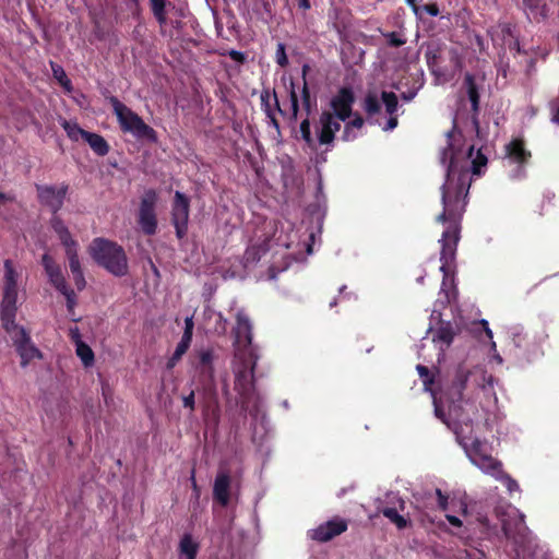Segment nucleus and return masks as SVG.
<instances>
[{
  "label": "nucleus",
  "instance_id": "17",
  "mask_svg": "<svg viewBox=\"0 0 559 559\" xmlns=\"http://www.w3.org/2000/svg\"><path fill=\"white\" fill-rule=\"evenodd\" d=\"M267 230H272V239L273 241L285 249H288L293 243L292 234H287V231L293 233V226L289 222H269L265 226Z\"/></svg>",
  "mask_w": 559,
  "mask_h": 559
},
{
  "label": "nucleus",
  "instance_id": "16",
  "mask_svg": "<svg viewBox=\"0 0 559 559\" xmlns=\"http://www.w3.org/2000/svg\"><path fill=\"white\" fill-rule=\"evenodd\" d=\"M416 369L419 373V377L421 378V380L424 382L425 391L430 392V395H431L432 402H433V406H435L436 417H438L439 419H443V417L447 416L444 413V409H443L445 402L443 400V396L439 395L433 390V388H432L433 378L430 377L429 369L421 365H417Z\"/></svg>",
  "mask_w": 559,
  "mask_h": 559
},
{
  "label": "nucleus",
  "instance_id": "40",
  "mask_svg": "<svg viewBox=\"0 0 559 559\" xmlns=\"http://www.w3.org/2000/svg\"><path fill=\"white\" fill-rule=\"evenodd\" d=\"M192 335H193V333L183 331L182 337H181L180 342L177 344V346L181 347L182 349H185L187 352L191 344Z\"/></svg>",
  "mask_w": 559,
  "mask_h": 559
},
{
  "label": "nucleus",
  "instance_id": "28",
  "mask_svg": "<svg viewBox=\"0 0 559 559\" xmlns=\"http://www.w3.org/2000/svg\"><path fill=\"white\" fill-rule=\"evenodd\" d=\"M497 472H498L497 473L498 475H490V476L497 480L502 481L506 485L509 492L520 491V486L516 483V480H514L512 477H510L508 474H506L502 471V464L499 465Z\"/></svg>",
  "mask_w": 559,
  "mask_h": 559
},
{
  "label": "nucleus",
  "instance_id": "8",
  "mask_svg": "<svg viewBox=\"0 0 559 559\" xmlns=\"http://www.w3.org/2000/svg\"><path fill=\"white\" fill-rule=\"evenodd\" d=\"M114 112L124 132H129L136 138H153L155 132L147 126L142 118L133 112L129 107L117 98L111 99Z\"/></svg>",
  "mask_w": 559,
  "mask_h": 559
},
{
  "label": "nucleus",
  "instance_id": "13",
  "mask_svg": "<svg viewBox=\"0 0 559 559\" xmlns=\"http://www.w3.org/2000/svg\"><path fill=\"white\" fill-rule=\"evenodd\" d=\"M171 216L177 237L181 239L186 236L187 233L189 219V200L185 197L183 193L179 191L175 193Z\"/></svg>",
  "mask_w": 559,
  "mask_h": 559
},
{
  "label": "nucleus",
  "instance_id": "41",
  "mask_svg": "<svg viewBox=\"0 0 559 559\" xmlns=\"http://www.w3.org/2000/svg\"><path fill=\"white\" fill-rule=\"evenodd\" d=\"M192 335H193V333L183 331L182 337H181L180 342L177 344V346L181 347L182 349H185L187 352L191 344Z\"/></svg>",
  "mask_w": 559,
  "mask_h": 559
},
{
  "label": "nucleus",
  "instance_id": "46",
  "mask_svg": "<svg viewBox=\"0 0 559 559\" xmlns=\"http://www.w3.org/2000/svg\"><path fill=\"white\" fill-rule=\"evenodd\" d=\"M499 32L508 33L509 34L510 33V27L508 25H499L497 28L489 31V35L491 36L492 40L496 44H499L497 38L495 37L496 34H498Z\"/></svg>",
  "mask_w": 559,
  "mask_h": 559
},
{
  "label": "nucleus",
  "instance_id": "9",
  "mask_svg": "<svg viewBox=\"0 0 559 559\" xmlns=\"http://www.w3.org/2000/svg\"><path fill=\"white\" fill-rule=\"evenodd\" d=\"M50 224L61 245L64 247L71 273L81 272L82 267L78 255V241L72 237L68 226L59 216L53 215Z\"/></svg>",
  "mask_w": 559,
  "mask_h": 559
},
{
  "label": "nucleus",
  "instance_id": "38",
  "mask_svg": "<svg viewBox=\"0 0 559 559\" xmlns=\"http://www.w3.org/2000/svg\"><path fill=\"white\" fill-rule=\"evenodd\" d=\"M60 293L66 297L68 310L71 312L76 304L75 294L69 287H67V290H60Z\"/></svg>",
  "mask_w": 559,
  "mask_h": 559
},
{
  "label": "nucleus",
  "instance_id": "20",
  "mask_svg": "<svg viewBox=\"0 0 559 559\" xmlns=\"http://www.w3.org/2000/svg\"><path fill=\"white\" fill-rule=\"evenodd\" d=\"M229 484L230 479L226 473H219L214 483V497L218 500L223 506H226L229 500Z\"/></svg>",
  "mask_w": 559,
  "mask_h": 559
},
{
  "label": "nucleus",
  "instance_id": "48",
  "mask_svg": "<svg viewBox=\"0 0 559 559\" xmlns=\"http://www.w3.org/2000/svg\"><path fill=\"white\" fill-rule=\"evenodd\" d=\"M193 328H194V323H193V317H187L185 319V332H191L193 333Z\"/></svg>",
  "mask_w": 559,
  "mask_h": 559
},
{
  "label": "nucleus",
  "instance_id": "33",
  "mask_svg": "<svg viewBox=\"0 0 559 559\" xmlns=\"http://www.w3.org/2000/svg\"><path fill=\"white\" fill-rule=\"evenodd\" d=\"M52 72L55 78L59 81V83L68 91H71V82L68 79L63 69L59 66L52 64Z\"/></svg>",
  "mask_w": 559,
  "mask_h": 559
},
{
  "label": "nucleus",
  "instance_id": "2",
  "mask_svg": "<svg viewBox=\"0 0 559 559\" xmlns=\"http://www.w3.org/2000/svg\"><path fill=\"white\" fill-rule=\"evenodd\" d=\"M496 379L484 366L472 368L460 366L453 382L449 414L441 419L456 436L471 463L487 475H498L501 462L496 460L486 442L473 437L471 423L484 419L489 424L488 413L495 411L498 397L495 391Z\"/></svg>",
  "mask_w": 559,
  "mask_h": 559
},
{
  "label": "nucleus",
  "instance_id": "62",
  "mask_svg": "<svg viewBox=\"0 0 559 559\" xmlns=\"http://www.w3.org/2000/svg\"><path fill=\"white\" fill-rule=\"evenodd\" d=\"M491 347H492V349H496V343L495 342L491 343Z\"/></svg>",
  "mask_w": 559,
  "mask_h": 559
},
{
  "label": "nucleus",
  "instance_id": "36",
  "mask_svg": "<svg viewBox=\"0 0 559 559\" xmlns=\"http://www.w3.org/2000/svg\"><path fill=\"white\" fill-rule=\"evenodd\" d=\"M290 105H292V118L297 119L298 115V97L295 91L294 83L290 84Z\"/></svg>",
  "mask_w": 559,
  "mask_h": 559
},
{
  "label": "nucleus",
  "instance_id": "21",
  "mask_svg": "<svg viewBox=\"0 0 559 559\" xmlns=\"http://www.w3.org/2000/svg\"><path fill=\"white\" fill-rule=\"evenodd\" d=\"M199 551V543L190 534H185L178 547V559H195Z\"/></svg>",
  "mask_w": 559,
  "mask_h": 559
},
{
  "label": "nucleus",
  "instance_id": "55",
  "mask_svg": "<svg viewBox=\"0 0 559 559\" xmlns=\"http://www.w3.org/2000/svg\"><path fill=\"white\" fill-rule=\"evenodd\" d=\"M289 265H290V262H285V264H284L282 267H278V269H277V271H278V272L284 271V270H286Z\"/></svg>",
  "mask_w": 559,
  "mask_h": 559
},
{
  "label": "nucleus",
  "instance_id": "5",
  "mask_svg": "<svg viewBox=\"0 0 559 559\" xmlns=\"http://www.w3.org/2000/svg\"><path fill=\"white\" fill-rule=\"evenodd\" d=\"M22 285V266L12 260L3 262L1 320L3 329L13 326L17 310V297Z\"/></svg>",
  "mask_w": 559,
  "mask_h": 559
},
{
  "label": "nucleus",
  "instance_id": "6",
  "mask_svg": "<svg viewBox=\"0 0 559 559\" xmlns=\"http://www.w3.org/2000/svg\"><path fill=\"white\" fill-rule=\"evenodd\" d=\"M364 109L370 119L381 126L383 131H392L397 127V96L393 92H368L364 99Z\"/></svg>",
  "mask_w": 559,
  "mask_h": 559
},
{
  "label": "nucleus",
  "instance_id": "23",
  "mask_svg": "<svg viewBox=\"0 0 559 559\" xmlns=\"http://www.w3.org/2000/svg\"><path fill=\"white\" fill-rule=\"evenodd\" d=\"M84 141L87 142L91 148L99 156H104L109 152V145L99 134L87 132Z\"/></svg>",
  "mask_w": 559,
  "mask_h": 559
},
{
  "label": "nucleus",
  "instance_id": "54",
  "mask_svg": "<svg viewBox=\"0 0 559 559\" xmlns=\"http://www.w3.org/2000/svg\"><path fill=\"white\" fill-rule=\"evenodd\" d=\"M552 120L559 124V108L556 110L554 117H552Z\"/></svg>",
  "mask_w": 559,
  "mask_h": 559
},
{
  "label": "nucleus",
  "instance_id": "19",
  "mask_svg": "<svg viewBox=\"0 0 559 559\" xmlns=\"http://www.w3.org/2000/svg\"><path fill=\"white\" fill-rule=\"evenodd\" d=\"M261 102L264 109V112L269 119V124H271L276 132H280V127L277 119L275 117V112L282 114V109L278 105L276 95H270L269 93L261 95Z\"/></svg>",
  "mask_w": 559,
  "mask_h": 559
},
{
  "label": "nucleus",
  "instance_id": "27",
  "mask_svg": "<svg viewBox=\"0 0 559 559\" xmlns=\"http://www.w3.org/2000/svg\"><path fill=\"white\" fill-rule=\"evenodd\" d=\"M75 354L81 359L85 368L92 367L95 362V355L86 343H80L75 346Z\"/></svg>",
  "mask_w": 559,
  "mask_h": 559
},
{
  "label": "nucleus",
  "instance_id": "43",
  "mask_svg": "<svg viewBox=\"0 0 559 559\" xmlns=\"http://www.w3.org/2000/svg\"><path fill=\"white\" fill-rule=\"evenodd\" d=\"M436 495L438 498V506L440 509L447 511L449 508V499L445 495L442 493L440 489H436Z\"/></svg>",
  "mask_w": 559,
  "mask_h": 559
},
{
  "label": "nucleus",
  "instance_id": "18",
  "mask_svg": "<svg viewBox=\"0 0 559 559\" xmlns=\"http://www.w3.org/2000/svg\"><path fill=\"white\" fill-rule=\"evenodd\" d=\"M43 266L49 278V282L56 287V289L67 290V282L62 274V271L58 264L55 263L53 259L49 254H44L41 259Z\"/></svg>",
  "mask_w": 559,
  "mask_h": 559
},
{
  "label": "nucleus",
  "instance_id": "26",
  "mask_svg": "<svg viewBox=\"0 0 559 559\" xmlns=\"http://www.w3.org/2000/svg\"><path fill=\"white\" fill-rule=\"evenodd\" d=\"M60 124L70 140L78 142L85 139L87 131L83 130L76 122L61 119Z\"/></svg>",
  "mask_w": 559,
  "mask_h": 559
},
{
  "label": "nucleus",
  "instance_id": "31",
  "mask_svg": "<svg viewBox=\"0 0 559 559\" xmlns=\"http://www.w3.org/2000/svg\"><path fill=\"white\" fill-rule=\"evenodd\" d=\"M205 316L209 318V319H214L215 320V326H214V331L218 334H223L226 332V324H227V321L226 319L223 318V316L218 312H215L214 310L212 309H206L205 310Z\"/></svg>",
  "mask_w": 559,
  "mask_h": 559
},
{
  "label": "nucleus",
  "instance_id": "11",
  "mask_svg": "<svg viewBox=\"0 0 559 559\" xmlns=\"http://www.w3.org/2000/svg\"><path fill=\"white\" fill-rule=\"evenodd\" d=\"M506 166L512 167L510 177L512 179H521L524 177V166L531 157V152L526 150L524 142L521 139H513L504 150Z\"/></svg>",
  "mask_w": 559,
  "mask_h": 559
},
{
  "label": "nucleus",
  "instance_id": "58",
  "mask_svg": "<svg viewBox=\"0 0 559 559\" xmlns=\"http://www.w3.org/2000/svg\"><path fill=\"white\" fill-rule=\"evenodd\" d=\"M3 200H7V195L3 194V193H0V202L3 201Z\"/></svg>",
  "mask_w": 559,
  "mask_h": 559
},
{
  "label": "nucleus",
  "instance_id": "34",
  "mask_svg": "<svg viewBox=\"0 0 559 559\" xmlns=\"http://www.w3.org/2000/svg\"><path fill=\"white\" fill-rule=\"evenodd\" d=\"M307 69H308V66H304V68H302V76H306ZM301 96H302V105H304L307 114H309L310 110H311V103H310V95H309V90H308V86H307L306 78H304V85H302Z\"/></svg>",
  "mask_w": 559,
  "mask_h": 559
},
{
  "label": "nucleus",
  "instance_id": "14",
  "mask_svg": "<svg viewBox=\"0 0 559 559\" xmlns=\"http://www.w3.org/2000/svg\"><path fill=\"white\" fill-rule=\"evenodd\" d=\"M68 187L60 186H37V193L41 204L48 206L55 214L63 204Z\"/></svg>",
  "mask_w": 559,
  "mask_h": 559
},
{
  "label": "nucleus",
  "instance_id": "7",
  "mask_svg": "<svg viewBox=\"0 0 559 559\" xmlns=\"http://www.w3.org/2000/svg\"><path fill=\"white\" fill-rule=\"evenodd\" d=\"M90 252L93 259L115 276L128 273V259L122 247L105 239H95Z\"/></svg>",
  "mask_w": 559,
  "mask_h": 559
},
{
  "label": "nucleus",
  "instance_id": "45",
  "mask_svg": "<svg viewBox=\"0 0 559 559\" xmlns=\"http://www.w3.org/2000/svg\"><path fill=\"white\" fill-rule=\"evenodd\" d=\"M182 404L191 411L194 409V391H191L188 395L182 397Z\"/></svg>",
  "mask_w": 559,
  "mask_h": 559
},
{
  "label": "nucleus",
  "instance_id": "47",
  "mask_svg": "<svg viewBox=\"0 0 559 559\" xmlns=\"http://www.w3.org/2000/svg\"><path fill=\"white\" fill-rule=\"evenodd\" d=\"M423 10L431 16H437L439 14V9L436 4L424 5Z\"/></svg>",
  "mask_w": 559,
  "mask_h": 559
},
{
  "label": "nucleus",
  "instance_id": "30",
  "mask_svg": "<svg viewBox=\"0 0 559 559\" xmlns=\"http://www.w3.org/2000/svg\"><path fill=\"white\" fill-rule=\"evenodd\" d=\"M382 513L392 523H394L397 526V528H404L407 525L406 519L402 516L394 508H384L382 510Z\"/></svg>",
  "mask_w": 559,
  "mask_h": 559
},
{
  "label": "nucleus",
  "instance_id": "35",
  "mask_svg": "<svg viewBox=\"0 0 559 559\" xmlns=\"http://www.w3.org/2000/svg\"><path fill=\"white\" fill-rule=\"evenodd\" d=\"M151 4H152L153 12H154L155 16L157 17V20L160 23H164L165 22L164 9H165L166 0H151Z\"/></svg>",
  "mask_w": 559,
  "mask_h": 559
},
{
  "label": "nucleus",
  "instance_id": "39",
  "mask_svg": "<svg viewBox=\"0 0 559 559\" xmlns=\"http://www.w3.org/2000/svg\"><path fill=\"white\" fill-rule=\"evenodd\" d=\"M69 336L74 346H78L80 343H84L78 326H72L69 329Z\"/></svg>",
  "mask_w": 559,
  "mask_h": 559
},
{
  "label": "nucleus",
  "instance_id": "52",
  "mask_svg": "<svg viewBox=\"0 0 559 559\" xmlns=\"http://www.w3.org/2000/svg\"><path fill=\"white\" fill-rule=\"evenodd\" d=\"M483 324L485 325V331H486V334L488 335V337L492 338V332L488 326V322L486 320H483Z\"/></svg>",
  "mask_w": 559,
  "mask_h": 559
},
{
  "label": "nucleus",
  "instance_id": "51",
  "mask_svg": "<svg viewBox=\"0 0 559 559\" xmlns=\"http://www.w3.org/2000/svg\"><path fill=\"white\" fill-rule=\"evenodd\" d=\"M407 4L412 7L415 14H418L420 8L416 4V0H406Z\"/></svg>",
  "mask_w": 559,
  "mask_h": 559
},
{
  "label": "nucleus",
  "instance_id": "56",
  "mask_svg": "<svg viewBox=\"0 0 559 559\" xmlns=\"http://www.w3.org/2000/svg\"><path fill=\"white\" fill-rule=\"evenodd\" d=\"M271 274H270V278H275L276 274H275V267L272 266L271 270H270Z\"/></svg>",
  "mask_w": 559,
  "mask_h": 559
},
{
  "label": "nucleus",
  "instance_id": "49",
  "mask_svg": "<svg viewBox=\"0 0 559 559\" xmlns=\"http://www.w3.org/2000/svg\"><path fill=\"white\" fill-rule=\"evenodd\" d=\"M445 518L449 521V523L453 526L460 527L462 525V521L455 515L448 513Z\"/></svg>",
  "mask_w": 559,
  "mask_h": 559
},
{
  "label": "nucleus",
  "instance_id": "60",
  "mask_svg": "<svg viewBox=\"0 0 559 559\" xmlns=\"http://www.w3.org/2000/svg\"><path fill=\"white\" fill-rule=\"evenodd\" d=\"M503 530H504L506 535H507V536H509V531H508V528H507L506 526H503Z\"/></svg>",
  "mask_w": 559,
  "mask_h": 559
},
{
  "label": "nucleus",
  "instance_id": "22",
  "mask_svg": "<svg viewBox=\"0 0 559 559\" xmlns=\"http://www.w3.org/2000/svg\"><path fill=\"white\" fill-rule=\"evenodd\" d=\"M364 123V119L359 115H355L350 121L346 122L342 139L346 142L355 140L359 135Z\"/></svg>",
  "mask_w": 559,
  "mask_h": 559
},
{
  "label": "nucleus",
  "instance_id": "12",
  "mask_svg": "<svg viewBox=\"0 0 559 559\" xmlns=\"http://www.w3.org/2000/svg\"><path fill=\"white\" fill-rule=\"evenodd\" d=\"M158 201V194L155 190L148 189L141 197L138 223L146 235H154L157 228L155 206Z\"/></svg>",
  "mask_w": 559,
  "mask_h": 559
},
{
  "label": "nucleus",
  "instance_id": "37",
  "mask_svg": "<svg viewBox=\"0 0 559 559\" xmlns=\"http://www.w3.org/2000/svg\"><path fill=\"white\" fill-rule=\"evenodd\" d=\"M185 354H186V350L182 349L181 347L177 346L173 356L167 361V368L173 369Z\"/></svg>",
  "mask_w": 559,
  "mask_h": 559
},
{
  "label": "nucleus",
  "instance_id": "29",
  "mask_svg": "<svg viewBox=\"0 0 559 559\" xmlns=\"http://www.w3.org/2000/svg\"><path fill=\"white\" fill-rule=\"evenodd\" d=\"M265 249L261 246L252 245L245 252V266L249 267L260 260L261 253L264 252Z\"/></svg>",
  "mask_w": 559,
  "mask_h": 559
},
{
  "label": "nucleus",
  "instance_id": "4",
  "mask_svg": "<svg viewBox=\"0 0 559 559\" xmlns=\"http://www.w3.org/2000/svg\"><path fill=\"white\" fill-rule=\"evenodd\" d=\"M354 103L353 91L348 87L341 88L331 98L330 110L323 111L320 116L317 138L311 135L309 120L304 119L301 121L299 132L302 140L311 147L314 146L317 141L320 144L332 143L335 133L341 130V122H346L353 116Z\"/></svg>",
  "mask_w": 559,
  "mask_h": 559
},
{
  "label": "nucleus",
  "instance_id": "50",
  "mask_svg": "<svg viewBox=\"0 0 559 559\" xmlns=\"http://www.w3.org/2000/svg\"><path fill=\"white\" fill-rule=\"evenodd\" d=\"M417 95V90L409 91L407 93H402V98L405 102H411Z\"/></svg>",
  "mask_w": 559,
  "mask_h": 559
},
{
  "label": "nucleus",
  "instance_id": "32",
  "mask_svg": "<svg viewBox=\"0 0 559 559\" xmlns=\"http://www.w3.org/2000/svg\"><path fill=\"white\" fill-rule=\"evenodd\" d=\"M213 360H214V355H213L212 349L207 348V349H201L199 352V361L205 371L212 372Z\"/></svg>",
  "mask_w": 559,
  "mask_h": 559
},
{
  "label": "nucleus",
  "instance_id": "3",
  "mask_svg": "<svg viewBox=\"0 0 559 559\" xmlns=\"http://www.w3.org/2000/svg\"><path fill=\"white\" fill-rule=\"evenodd\" d=\"M235 326L234 359L235 385L234 389L239 395L241 407L255 416L259 413L260 396L253 385V369L255 366V354L251 346L252 325L248 316L239 311Z\"/></svg>",
  "mask_w": 559,
  "mask_h": 559
},
{
  "label": "nucleus",
  "instance_id": "15",
  "mask_svg": "<svg viewBox=\"0 0 559 559\" xmlns=\"http://www.w3.org/2000/svg\"><path fill=\"white\" fill-rule=\"evenodd\" d=\"M346 528L347 524L344 520L334 519L309 531V536L318 542H328L334 536L342 534Z\"/></svg>",
  "mask_w": 559,
  "mask_h": 559
},
{
  "label": "nucleus",
  "instance_id": "61",
  "mask_svg": "<svg viewBox=\"0 0 559 559\" xmlns=\"http://www.w3.org/2000/svg\"><path fill=\"white\" fill-rule=\"evenodd\" d=\"M463 513H466V506H462Z\"/></svg>",
  "mask_w": 559,
  "mask_h": 559
},
{
  "label": "nucleus",
  "instance_id": "59",
  "mask_svg": "<svg viewBox=\"0 0 559 559\" xmlns=\"http://www.w3.org/2000/svg\"><path fill=\"white\" fill-rule=\"evenodd\" d=\"M302 7H305V8H309V4L307 3V1H306V0H304V1H302Z\"/></svg>",
  "mask_w": 559,
  "mask_h": 559
},
{
  "label": "nucleus",
  "instance_id": "44",
  "mask_svg": "<svg viewBox=\"0 0 559 559\" xmlns=\"http://www.w3.org/2000/svg\"><path fill=\"white\" fill-rule=\"evenodd\" d=\"M72 276H73V281L75 283L76 288L79 290H82L86 285L83 271L73 273Z\"/></svg>",
  "mask_w": 559,
  "mask_h": 559
},
{
  "label": "nucleus",
  "instance_id": "24",
  "mask_svg": "<svg viewBox=\"0 0 559 559\" xmlns=\"http://www.w3.org/2000/svg\"><path fill=\"white\" fill-rule=\"evenodd\" d=\"M524 8L530 19L539 21L546 16L545 4L542 0H524Z\"/></svg>",
  "mask_w": 559,
  "mask_h": 559
},
{
  "label": "nucleus",
  "instance_id": "10",
  "mask_svg": "<svg viewBox=\"0 0 559 559\" xmlns=\"http://www.w3.org/2000/svg\"><path fill=\"white\" fill-rule=\"evenodd\" d=\"M4 330L13 341L21 357L22 367H26L34 359H41L40 350L33 344L25 329L15 324V320H13V326Z\"/></svg>",
  "mask_w": 559,
  "mask_h": 559
},
{
  "label": "nucleus",
  "instance_id": "1",
  "mask_svg": "<svg viewBox=\"0 0 559 559\" xmlns=\"http://www.w3.org/2000/svg\"><path fill=\"white\" fill-rule=\"evenodd\" d=\"M449 144L443 150L441 160L448 163L445 182L441 187V200L443 211L437 216V222L444 226L441 238L440 271L443 280L439 293V299L435 302L430 314L427 334H431V341L438 349V361L444 359L445 350L452 345L456 329L450 321L441 319L440 308L450 302L455 296L453 288V274L455 270L456 247L460 240V222L465 209V198L468 193L471 180L469 166L475 176L484 173L487 166V157L475 151L473 145L466 151L459 147L461 133L456 130L448 133Z\"/></svg>",
  "mask_w": 559,
  "mask_h": 559
},
{
  "label": "nucleus",
  "instance_id": "57",
  "mask_svg": "<svg viewBox=\"0 0 559 559\" xmlns=\"http://www.w3.org/2000/svg\"><path fill=\"white\" fill-rule=\"evenodd\" d=\"M307 252L308 254H311L312 253V248L310 245H307Z\"/></svg>",
  "mask_w": 559,
  "mask_h": 559
},
{
  "label": "nucleus",
  "instance_id": "53",
  "mask_svg": "<svg viewBox=\"0 0 559 559\" xmlns=\"http://www.w3.org/2000/svg\"><path fill=\"white\" fill-rule=\"evenodd\" d=\"M492 359H493L498 365H501V364L503 362L502 357H501L498 353H495V354H493Z\"/></svg>",
  "mask_w": 559,
  "mask_h": 559
},
{
  "label": "nucleus",
  "instance_id": "42",
  "mask_svg": "<svg viewBox=\"0 0 559 559\" xmlns=\"http://www.w3.org/2000/svg\"><path fill=\"white\" fill-rule=\"evenodd\" d=\"M276 61L280 66L284 67L287 64V57L285 53L284 45L280 44L276 51Z\"/></svg>",
  "mask_w": 559,
  "mask_h": 559
},
{
  "label": "nucleus",
  "instance_id": "25",
  "mask_svg": "<svg viewBox=\"0 0 559 559\" xmlns=\"http://www.w3.org/2000/svg\"><path fill=\"white\" fill-rule=\"evenodd\" d=\"M464 86L466 88L468 98L472 104V109L474 111L478 110V103H479V94H478V85L475 82L474 75L466 73L464 79Z\"/></svg>",
  "mask_w": 559,
  "mask_h": 559
}]
</instances>
